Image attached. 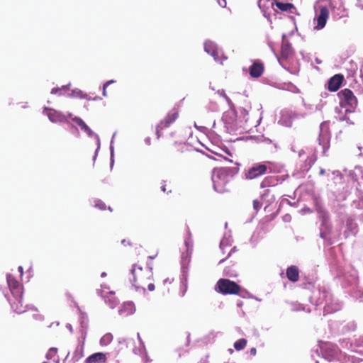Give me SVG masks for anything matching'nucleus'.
Returning <instances> with one entry per match:
<instances>
[{"label": "nucleus", "mask_w": 363, "mask_h": 363, "mask_svg": "<svg viewBox=\"0 0 363 363\" xmlns=\"http://www.w3.org/2000/svg\"><path fill=\"white\" fill-rule=\"evenodd\" d=\"M330 133L329 131V124L324 121L320 125V133L318 137L319 145L323 148V154L325 155L330 147Z\"/></svg>", "instance_id": "7"}, {"label": "nucleus", "mask_w": 363, "mask_h": 363, "mask_svg": "<svg viewBox=\"0 0 363 363\" xmlns=\"http://www.w3.org/2000/svg\"><path fill=\"white\" fill-rule=\"evenodd\" d=\"M275 120L277 123L281 126L291 127L292 125L293 118L291 115H275Z\"/></svg>", "instance_id": "24"}, {"label": "nucleus", "mask_w": 363, "mask_h": 363, "mask_svg": "<svg viewBox=\"0 0 363 363\" xmlns=\"http://www.w3.org/2000/svg\"><path fill=\"white\" fill-rule=\"evenodd\" d=\"M18 272H20L21 276H22V275H23V267L19 266V267H18Z\"/></svg>", "instance_id": "61"}, {"label": "nucleus", "mask_w": 363, "mask_h": 363, "mask_svg": "<svg viewBox=\"0 0 363 363\" xmlns=\"http://www.w3.org/2000/svg\"><path fill=\"white\" fill-rule=\"evenodd\" d=\"M337 277L340 279H342L345 283L343 284L345 286L349 284H352L356 282L357 280V274L356 272L352 270L349 273L345 272H339Z\"/></svg>", "instance_id": "18"}, {"label": "nucleus", "mask_w": 363, "mask_h": 363, "mask_svg": "<svg viewBox=\"0 0 363 363\" xmlns=\"http://www.w3.org/2000/svg\"><path fill=\"white\" fill-rule=\"evenodd\" d=\"M238 172V167L214 169L211 177L214 190L218 193L227 191L228 184Z\"/></svg>", "instance_id": "3"}, {"label": "nucleus", "mask_w": 363, "mask_h": 363, "mask_svg": "<svg viewBox=\"0 0 363 363\" xmlns=\"http://www.w3.org/2000/svg\"><path fill=\"white\" fill-rule=\"evenodd\" d=\"M216 155L218 157V158H216V160H224L229 162H233L232 160L229 159L227 156L223 155L222 154L216 153Z\"/></svg>", "instance_id": "49"}, {"label": "nucleus", "mask_w": 363, "mask_h": 363, "mask_svg": "<svg viewBox=\"0 0 363 363\" xmlns=\"http://www.w3.org/2000/svg\"><path fill=\"white\" fill-rule=\"evenodd\" d=\"M115 82L113 80H110V81H108L106 83H105L104 84V86H103V95L104 96H107V93H106V88L107 86L112 84V83H114Z\"/></svg>", "instance_id": "50"}, {"label": "nucleus", "mask_w": 363, "mask_h": 363, "mask_svg": "<svg viewBox=\"0 0 363 363\" xmlns=\"http://www.w3.org/2000/svg\"><path fill=\"white\" fill-rule=\"evenodd\" d=\"M301 212L303 213H309L311 212V210L309 208H303L301 209Z\"/></svg>", "instance_id": "54"}, {"label": "nucleus", "mask_w": 363, "mask_h": 363, "mask_svg": "<svg viewBox=\"0 0 363 363\" xmlns=\"http://www.w3.org/2000/svg\"><path fill=\"white\" fill-rule=\"evenodd\" d=\"M250 74L253 78L259 77L264 72V65L259 61H255L249 68Z\"/></svg>", "instance_id": "19"}, {"label": "nucleus", "mask_w": 363, "mask_h": 363, "mask_svg": "<svg viewBox=\"0 0 363 363\" xmlns=\"http://www.w3.org/2000/svg\"><path fill=\"white\" fill-rule=\"evenodd\" d=\"M235 116L236 115H223L222 116V121L228 131H234L237 129Z\"/></svg>", "instance_id": "20"}, {"label": "nucleus", "mask_w": 363, "mask_h": 363, "mask_svg": "<svg viewBox=\"0 0 363 363\" xmlns=\"http://www.w3.org/2000/svg\"><path fill=\"white\" fill-rule=\"evenodd\" d=\"M357 232V225L351 218L347 220V230L345 231L344 235L347 238L352 235H355Z\"/></svg>", "instance_id": "23"}, {"label": "nucleus", "mask_w": 363, "mask_h": 363, "mask_svg": "<svg viewBox=\"0 0 363 363\" xmlns=\"http://www.w3.org/2000/svg\"><path fill=\"white\" fill-rule=\"evenodd\" d=\"M247 345V340L244 338L238 340L234 343V347L237 351L243 350Z\"/></svg>", "instance_id": "37"}, {"label": "nucleus", "mask_w": 363, "mask_h": 363, "mask_svg": "<svg viewBox=\"0 0 363 363\" xmlns=\"http://www.w3.org/2000/svg\"><path fill=\"white\" fill-rule=\"evenodd\" d=\"M33 319H35V320H39V321H41L43 320V315H41V314H39V313H34L33 315Z\"/></svg>", "instance_id": "51"}, {"label": "nucleus", "mask_w": 363, "mask_h": 363, "mask_svg": "<svg viewBox=\"0 0 363 363\" xmlns=\"http://www.w3.org/2000/svg\"><path fill=\"white\" fill-rule=\"evenodd\" d=\"M48 118L50 122L54 123H62L66 124L67 125V128L72 130L73 128L72 122H74L71 118L72 115H48Z\"/></svg>", "instance_id": "13"}, {"label": "nucleus", "mask_w": 363, "mask_h": 363, "mask_svg": "<svg viewBox=\"0 0 363 363\" xmlns=\"http://www.w3.org/2000/svg\"><path fill=\"white\" fill-rule=\"evenodd\" d=\"M338 96L342 104H345L349 107L346 108L345 113H352L357 105V100L353 92L349 89H345L338 93Z\"/></svg>", "instance_id": "5"}, {"label": "nucleus", "mask_w": 363, "mask_h": 363, "mask_svg": "<svg viewBox=\"0 0 363 363\" xmlns=\"http://www.w3.org/2000/svg\"><path fill=\"white\" fill-rule=\"evenodd\" d=\"M317 160V157L315 153H311L310 155L307 157L306 160L304 161V164L301 167V170L302 172H308L312 165L315 163Z\"/></svg>", "instance_id": "25"}, {"label": "nucleus", "mask_w": 363, "mask_h": 363, "mask_svg": "<svg viewBox=\"0 0 363 363\" xmlns=\"http://www.w3.org/2000/svg\"><path fill=\"white\" fill-rule=\"evenodd\" d=\"M281 204H284V203H287V204H289L291 206H294L295 205V203H291L289 199L286 197H283L282 199H281Z\"/></svg>", "instance_id": "52"}, {"label": "nucleus", "mask_w": 363, "mask_h": 363, "mask_svg": "<svg viewBox=\"0 0 363 363\" xmlns=\"http://www.w3.org/2000/svg\"><path fill=\"white\" fill-rule=\"evenodd\" d=\"M133 352L135 354H138L141 357L143 362H147L149 361V358L147 354L146 349L145 345H140L138 347H135L133 350Z\"/></svg>", "instance_id": "32"}, {"label": "nucleus", "mask_w": 363, "mask_h": 363, "mask_svg": "<svg viewBox=\"0 0 363 363\" xmlns=\"http://www.w3.org/2000/svg\"><path fill=\"white\" fill-rule=\"evenodd\" d=\"M269 194V190L267 189L264 191V192L261 196V199H264L267 195Z\"/></svg>", "instance_id": "56"}, {"label": "nucleus", "mask_w": 363, "mask_h": 363, "mask_svg": "<svg viewBox=\"0 0 363 363\" xmlns=\"http://www.w3.org/2000/svg\"><path fill=\"white\" fill-rule=\"evenodd\" d=\"M145 141V143L147 145H151V138L150 137H147L145 138L144 140Z\"/></svg>", "instance_id": "53"}, {"label": "nucleus", "mask_w": 363, "mask_h": 363, "mask_svg": "<svg viewBox=\"0 0 363 363\" xmlns=\"http://www.w3.org/2000/svg\"><path fill=\"white\" fill-rule=\"evenodd\" d=\"M287 278L293 282H296L298 280L299 273L298 269L296 266H291L286 269Z\"/></svg>", "instance_id": "26"}, {"label": "nucleus", "mask_w": 363, "mask_h": 363, "mask_svg": "<svg viewBox=\"0 0 363 363\" xmlns=\"http://www.w3.org/2000/svg\"><path fill=\"white\" fill-rule=\"evenodd\" d=\"M315 211L318 215V218L321 221L320 236L323 239H327L331 230V225L329 220V214L325 211L323 204L318 200H315Z\"/></svg>", "instance_id": "4"}, {"label": "nucleus", "mask_w": 363, "mask_h": 363, "mask_svg": "<svg viewBox=\"0 0 363 363\" xmlns=\"http://www.w3.org/2000/svg\"><path fill=\"white\" fill-rule=\"evenodd\" d=\"M223 274L225 276L234 277H236V273L235 272H231L229 269L225 268L223 271Z\"/></svg>", "instance_id": "48"}, {"label": "nucleus", "mask_w": 363, "mask_h": 363, "mask_svg": "<svg viewBox=\"0 0 363 363\" xmlns=\"http://www.w3.org/2000/svg\"><path fill=\"white\" fill-rule=\"evenodd\" d=\"M337 120L340 121H346L347 124H352V122L350 121L349 118L347 116V115H339V116L337 118Z\"/></svg>", "instance_id": "46"}, {"label": "nucleus", "mask_w": 363, "mask_h": 363, "mask_svg": "<svg viewBox=\"0 0 363 363\" xmlns=\"http://www.w3.org/2000/svg\"><path fill=\"white\" fill-rule=\"evenodd\" d=\"M344 80V77L342 74H337L332 77L328 85V89L330 91H336L341 86L342 82Z\"/></svg>", "instance_id": "17"}, {"label": "nucleus", "mask_w": 363, "mask_h": 363, "mask_svg": "<svg viewBox=\"0 0 363 363\" xmlns=\"http://www.w3.org/2000/svg\"><path fill=\"white\" fill-rule=\"evenodd\" d=\"M216 286L218 292L222 294H237L240 289L235 282L226 279H219Z\"/></svg>", "instance_id": "6"}, {"label": "nucleus", "mask_w": 363, "mask_h": 363, "mask_svg": "<svg viewBox=\"0 0 363 363\" xmlns=\"http://www.w3.org/2000/svg\"><path fill=\"white\" fill-rule=\"evenodd\" d=\"M267 181V179H265L264 181H262V182L261 183V187H262V188H264V187H265V186H266Z\"/></svg>", "instance_id": "62"}, {"label": "nucleus", "mask_w": 363, "mask_h": 363, "mask_svg": "<svg viewBox=\"0 0 363 363\" xmlns=\"http://www.w3.org/2000/svg\"><path fill=\"white\" fill-rule=\"evenodd\" d=\"M284 219L285 221H289L290 219H291V216L289 215H286L284 217Z\"/></svg>", "instance_id": "63"}, {"label": "nucleus", "mask_w": 363, "mask_h": 363, "mask_svg": "<svg viewBox=\"0 0 363 363\" xmlns=\"http://www.w3.org/2000/svg\"><path fill=\"white\" fill-rule=\"evenodd\" d=\"M147 289L150 291H152L155 290V285L154 284H149L147 286Z\"/></svg>", "instance_id": "55"}, {"label": "nucleus", "mask_w": 363, "mask_h": 363, "mask_svg": "<svg viewBox=\"0 0 363 363\" xmlns=\"http://www.w3.org/2000/svg\"><path fill=\"white\" fill-rule=\"evenodd\" d=\"M272 6L276 5V6L281 11H291V9H294V6L291 3H282L278 0H272L271 3Z\"/></svg>", "instance_id": "28"}, {"label": "nucleus", "mask_w": 363, "mask_h": 363, "mask_svg": "<svg viewBox=\"0 0 363 363\" xmlns=\"http://www.w3.org/2000/svg\"><path fill=\"white\" fill-rule=\"evenodd\" d=\"M6 281L8 286L11 293V297H8L7 299L10 303L11 307L13 310V311L16 312L18 314H21L28 310L37 311V308L33 306H23L22 285L12 275L9 274L6 275Z\"/></svg>", "instance_id": "2"}, {"label": "nucleus", "mask_w": 363, "mask_h": 363, "mask_svg": "<svg viewBox=\"0 0 363 363\" xmlns=\"http://www.w3.org/2000/svg\"><path fill=\"white\" fill-rule=\"evenodd\" d=\"M339 342L342 348L354 352V342H351L348 339H340Z\"/></svg>", "instance_id": "33"}, {"label": "nucleus", "mask_w": 363, "mask_h": 363, "mask_svg": "<svg viewBox=\"0 0 363 363\" xmlns=\"http://www.w3.org/2000/svg\"><path fill=\"white\" fill-rule=\"evenodd\" d=\"M84 357V345H78L73 352L72 360L73 363L78 362Z\"/></svg>", "instance_id": "30"}, {"label": "nucleus", "mask_w": 363, "mask_h": 363, "mask_svg": "<svg viewBox=\"0 0 363 363\" xmlns=\"http://www.w3.org/2000/svg\"><path fill=\"white\" fill-rule=\"evenodd\" d=\"M101 289L100 290H102V294H104V289H107V290L109 289V286H107L106 284H102V285H101Z\"/></svg>", "instance_id": "57"}, {"label": "nucleus", "mask_w": 363, "mask_h": 363, "mask_svg": "<svg viewBox=\"0 0 363 363\" xmlns=\"http://www.w3.org/2000/svg\"><path fill=\"white\" fill-rule=\"evenodd\" d=\"M72 120L74 121L78 125H79L81 127V128L82 130H84L89 137L94 136L96 138L97 147H96V150L95 152V155L94 157V160H95L96 157L97 152H98L99 150L100 149V146H101L99 136L97 134H96L94 132H93L91 130V128L83 121V120L82 118H80L79 117H74Z\"/></svg>", "instance_id": "11"}, {"label": "nucleus", "mask_w": 363, "mask_h": 363, "mask_svg": "<svg viewBox=\"0 0 363 363\" xmlns=\"http://www.w3.org/2000/svg\"><path fill=\"white\" fill-rule=\"evenodd\" d=\"M187 271L188 267H181V277L180 280L182 285L186 286L187 282Z\"/></svg>", "instance_id": "39"}, {"label": "nucleus", "mask_w": 363, "mask_h": 363, "mask_svg": "<svg viewBox=\"0 0 363 363\" xmlns=\"http://www.w3.org/2000/svg\"><path fill=\"white\" fill-rule=\"evenodd\" d=\"M233 242L231 232L226 231L225 232L222 240L220 242V249L223 253H225V249L226 247H230Z\"/></svg>", "instance_id": "22"}, {"label": "nucleus", "mask_w": 363, "mask_h": 363, "mask_svg": "<svg viewBox=\"0 0 363 363\" xmlns=\"http://www.w3.org/2000/svg\"><path fill=\"white\" fill-rule=\"evenodd\" d=\"M320 350L323 358L330 362L335 360L340 354L337 346L331 342L324 343Z\"/></svg>", "instance_id": "10"}, {"label": "nucleus", "mask_w": 363, "mask_h": 363, "mask_svg": "<svg viewBox=\"0 0 363 363\" xmlns=\"http://www.w3.org/2000/svg\"><path fill=\"white\" fill-rule=\"evenodd\" d=\"M177 118V115H167L164 119L160 121L156 126V135L158 139L162 136V131L169 127L176 121Z\"/></svg>", "instance_id": "12"}, {"label": "nucleus", "mask_w": 363, "mask_h": 363, "mask_svg": "<svg viewBox=\"0 0 363 363\" xmlns=\"http://www.w3.org/2000/svg\"><path fill=\"white\" fill-rule=\"evenodd\" d=\"M121 243L123 245H130V242L129 241H127L126 240H123L121 241Z\"/></svg>", "instance_id": "59"}, {"label": "nucleus", "mask_w": 363, "mask_h": 363, "mask_svg": "<svg viewBox=\"0 0 363 363\" xmlns=\"http://www.w3.org/2000/svg\"><path fill=\"white\" fill-rule=\"evenodd\" d=\"M80 322L82 330H86L88 327V318L87 315L84 313L80 315Z\"/></svg>", "instance_id": "41"}, {"label": "nucleus", "mask_w": 363, "mask_h": 363, "mask_svg": "<svg viewBox=\"0 0 363 363\" xmlns=\"http://www.w3.org/2000/svg\"><path fill=\"white\" fill-rule=\"evenodd\" d=\"M329 17V11L326 6H320V13L316 18L317 25L315 26V28L318 30H320L323 28L327 23V21Z\"/></svg>", "instance_id": "14"}, {"label": "nucleus", "mask_w": 363, "mask_h": 363, "mask_svg": "<svg viewBox=\"0 0 363 363\" xmlns=\"http://www.w3.org/2000/svg\"><path fill=\"white\" fill-rule=\"evenodd\" d=\"M291 311H306L310 312L311 310L309 308H306L303 304L298 302H292L291 303Z\"/></svg>", "instance_id": "35"}, {"label": "nucleus", "mask_w": 363, "mask_h": 363, "mask_svg": "<svg viewBox=\"0 0 363 363\" xmlns=\"http://www.w3.org/2000/svg\"><path fill=\"white\" fill-rule=\"evenodd\" d=\"M184 245L186 250L185 252H182L181 267H188V264L190 262L191 255L193 251V240L191 238V233L189 230L184 239Z\"/></svg>", "instance_id": "8"}, {"label": "nucleus", "mask_w": 363, "mask_h": 363, "mask_svg": "<svg viewBox=\"0 0 363 363\" xmlns=\"http://www.w3.org/2000/svg\"><path fill=\"white\" fill-rule=\"evenodd\" d=\"M235 251H236V247H233L230 250V252L228 253V257H230L232 255V253L235 252Z\"/></svg>", "instance_id": "60"}, {"label": "nucleus", "mask_w": 363, "mask_h": 363, "mask_svg": "<svg viewBox=\"0 0 363 363\" xmlns=\"http://www.w3.org/2000/svg\"><path fill=\"white\" fill-rule=\"evenodd\" d=\"M354 352L363 354V335L354 340Z\"/></svg>", "instance_id": "34"}, {"label": "nucleus", "mask_w": 363, "mask_h": 363, "mask_svg": "<svg viewBox=\"0 0 363 363\" xmlns=\"http://www.w3.org/2000/svg\"><path fill=\"white\" fill-rule=\"evenodd\" d=\"M116 135V132H115L113 134L111 142H110V155H111V167L113 166V162H114V160H113V156H114L113 143H114V139H115Z\"/></svg>", "instance_id": "38"}, {"label": "nucleus", "mask_w": 363, "mask_h": 363, "mask_svg": "<svg viewBox=\"0 0 363 363\" xmlns=\"http://www.w3.org/2000/svg\"><path fill=\"white\" fill-rule=\"evenodd\" d=\"M135 312V307L134 303L131 301L124 303L118 310L119 315L125 316L132 315Z\"/></svg>", "instance_id": "21"}, {"label": "nucleus", "mask_w": 363, "mask_h": 363, "mask_svg": "<svg viewBox=\"0 0 363 363\" xmlns=\"http://www.w3.org/2000/svg\"><path fill=\"white\" fill-rule=\"evenodd\" d=\"M269 2L270 0H258L257 4L262 11H265L269 8Z\"/></svg>", "instance_id": "40"}, {"label": "nucleus", "mask_w": 363, "mask_h": 363, "mask_svg": "<svg viewBox=\"0 0 363 363\" xmlns=\"http://www.w3.org/2000/svg\"><path fill=\"white\" fill-rule=\"evenodd\" d=\"M94 202V205L96 208H98L100 210L106 209V204L101 200L95 199Z\"/></svg>", "instance_id": "43"}, {"label": "nucleus", "mask_w": 363, "mask_h": 363, "mask_svg": "<svg viewBox=\"0 0 363 363\" xmlns=\"http://www.w3.org/2000/svg\"><path fill=\"white\" fill-rule=\"evenodd\" d=\"M68 89L67 86H62L60 88H53L51 90V94H60L61 95L62 91H66Z\"/></svg>", "instance_id": "42"}, {"label": "nucleus", "mask_w": 363, "mask_h": 363, "mask_svg": "<svg viewBox=\"0 0 363 363\" xmlns=\"http://www.w3.org/2000/svg\"><path fill=\"white\" fill-rule=\"evenodd\" d=\"M293 54V49L291 45L288 43H284L281 48V56L282 58L287 59Z\"/></svg>", "instance_id": "31"}, {"label": "nucleus", "mask_w": 363, "mask_h": 363, "mask_svg": "<svg viewBox=\"0 0 363 363\" xmlns=\"http://www.w3.org/2000/svg\"><path fill=\"white\" fill-rule=\"evenodd\" d=\"M310 301L315 306H323L324 315L335 313L342 308V303L334 298L330 291L325 287L315 289Z\"/></svg>", "instance_id": "1"}, {"label": "nucleus", "mask_w": 363, "mask_h": 363, "mask_svg": "<svg viewBox=\"0 0 363 363\" xmlns=\"http://www.w3.org/2000/svg\"><path fill=\"white\" fill-rule=\"evenodd\" d=\"M113 340V335L111 333H108L105 334L100 340V345L102 346H106L109 345Z\"/></svg>", "instance_id": "36"}, {"label": "nucleus", "mask_w": 363, "mask_h": 363, "mask_svg": "<svg viewBox=\"0 0 363 363\" xmlns=\"http://www.w3.org/2000/svg\"><path fill=\"white\" fill-rule=\"evenodd\" d=\"M250 354H251L252 355H255V354H256V349H255V348H254V347H253V348H252V349L250 350Z\"/></svg>", "instance_id": "64"}, {"label": "nucleus", "mask_w": 363, "mask_h": 363, "mask_svg": "<svg viewBox=\"0 0 363 363\" xmlns=\"http://www.w3.org/2000/svg\"><path fill=\"white\" fill-rule=\"evenodd\" d=\"M56 354H57V349L55 347H52L48 350V352L46 354V357L48 359H52L56 355Z\"/></svg>", "instance_id": "44"}, {"label": "nucleus", "mask_w": 363, "mask_h": 363, "mask_svg": "<svg viewBox=\"0 0 363 363\" xmlns=\"http://www.w3.org/2000/svg\"><path fill=\"white\" fill-rule=\"evenodd\" d=\"M138 270L140 272H142V267L133 264L130 269V274L132 277L130 278V281L132 284V286L135 289V291L145 294L146 292L145 289L143 286L135 284L136 282V271Z\"/></svg>", "instance_id": "15"}, {"label": "nucleus", "mask_w": 363, "mask_h": 363, "mask_svg": "<svg viewBox=\"0 0 363 363\" xmlns=\"http://www.w3.org/2000/svg\"><path fill=\"white\" fill-rule=\"evenodd\" d=\"M347 328L346 329H345V331H353L356 328V325L353 322H351V323H347L344 326V328Z\"/></svg>", "instance_id": "45"}, {"label": "nucleus", "mask_w": 363, "mask_h": 363, "mask_svg": "<svg viewBox=\"0 0 363 363\" xmlns=\"http://www.w3.org/2000/svg\"><path fill=\"white\" fill-rule=\"evenodd\" d=\"M266 163L269 162L254 164L251 167L245 170V178L247 179H254L264 174L267 171Z\"/></svg>", "instance_id": "9"}, {"label": "nucleus", "mask_w": 363, "mask_h": 363, "mask_svg": "<svg viewBox=\"0 0 363 363\" xmlns=\"http://www.w3.org/2000/svg\"><path fill=\"white\" fill-rule=\"evenodd\" d=\"M106 359V355L101 352L92 354L86 359V363H99Z\"/></svg>", "instance_id": "29"}, {"label": "nucleus", "mask_w": 363, "mask_h": 363, "mask_svg": "<svg viewBox=\"0 0 363 363\" xmlns=\"http://www.w3.org/2000/svg\"><path fill=\"white\" fill-rule=\"evenodd\" d=\"M349 177L354 181L359 182L363 179V169L361 167L357 166L353 170L349 171Z\"/></svg>", "instance_id": "27"}, {"label": "nucleus", "mask_w": 363, "mask_h": 363, "mask_svg": "<svg viewBox=\"0 0 363 363\" xmlns=\"http://www.w3.org/2000/svg\"><path fill=\"white\" fill-rule=\"evenodd\" d=\"M98 295L101 296L105 303L112 309L115 308L118 303V299L114 296V291H110L106 295L102 294V290H97Z\"/></svg>", "instance_id": "16"}, {"label": "nucleus", "mask_w": 363, "mask_h": 363, "mask_svg": "<svg viewBox=\"0 0 363 363\" xmlns=\"http://www.w3.org/2000/svg\"><path fill=\"white\" fill-rule=\"evenodd\" d=\"M262 206V203L257 199L253 201V208L255 211H259L261 208Z\"/></svg>", "instance_id": "47"}, {"label": "nucleus", "mask_w": 363, "mask_h": 363, "mask_svg": "<svg viewBox=\"0 0 363 363\" xmlns=\"http://www.w3.org/2000/svg\"><path fill=\"white\" fill-rule=\"evenodd\" d=\"M137 337H138V340H139L140 344V345H145V344H144V342H143V340H142V338H141V337H140V333H138V334H137Z\"/></svg>", "instance_id": "58"}]
</instances>
